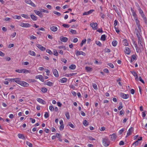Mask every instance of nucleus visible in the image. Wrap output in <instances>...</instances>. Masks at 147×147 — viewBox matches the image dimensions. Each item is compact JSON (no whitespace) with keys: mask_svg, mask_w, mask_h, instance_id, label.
<instances>
[{"mask_svg":"<svg viewBox=\"0 0 147 147\" xmlns=\"http://www.w3.org/2000/svg\"><path fill=\"white\" fill-rule=\"evenodd\" d=\"M47 91V89L43 87L41 88V91L43 93L46 92Z\"/></svg>","mask_w":147,"mask_h":147,"instance_id":"obj_34","label":"nucleus"},{"mask_svg":"<svg viewBox=\"0 0 147 147\" xmlns=\"http://www.w3.org/2000/svg\"><path fill=\"white\" fill-rule=\"evenodd\" d=\"M50 29L51 31L53 32H55L57 31L58 28L56 26H53L50 27Z\"/></svg>","mask_w":147,"mask_h":147,"instance_id":"obj_18","label":"nucleus"},{"mask_svg":"<svg viewBox=\"0 0 147 147\" xmlns=\"http://www.w3.org/2000/svg\"><path fill=\"white\" fill-rule=\"evenodd\" d=\"M60 39L61 41L63 42H66L68 40V39L67 38L64 37L62 36L60 37Z\"/></svg>","mask_w":147,"mask_h":147,"instance_id":"obj_16","label":"nucleus"},{"mask_svg":"<svg viewBox=\"0 0 147 147\" xmlns=\"http://www.w3.org/2000/svg\"><path fill=\"white\" fill-rule=\"evenodd\" d=\"M16 32H13L11 35V37L12 38H14L16 36Z\"/></svg>","mask_w":147,"mask_h":147,"instance_id":"obj_58","label":"nucleus"},{"mask_svg":"<svg viewBox=\"0 0 147 147\" xmlns=\"http://www.w3.org/2000/svg\"><path fill=\"white\" fill-rule=\"evenodd\" d=\"M19 25L22 27L25 28H29L31 26V25L29 23H24L22 22H20L19 24Z\"/></svg>","mask_w":147,"mask_h":147,"instance_id":"obj_5","label":"nucleus"},{"mask_svg":"<svg viewBox=\"0 0 147 147\" xmlns=\"http://www.w3.org/2000/svg\"><path fill=\"white\" fill-rule=\"evenodd\" d=\"M124 131V129L123 128H122L119 131L118 133L119 134H121Z\"/></svg>","mask_w":147,"mask_h":147,"instance_id":"obj_61","label":"nucleus"},{"mask_svg":"<svg viewBox=\"0 0 147 147\" xmlns=\"http://www.w3.org/2000/svg\"><path fill=\"white\" fill-rule=\"evenodd\" d=\"M110 141L107 138H105L102 139V144L105 147L108 146L110 144Z\"/></svg>","mask_w":147,"mask_h":147,"instance_id":"obj_2","label":"nucleus"},{"mask_svg":"<svg viewBox=\"0 0 147 147\" xmlns=\"http://www.w3.org/2000/svg\"><path fill=\"white\" fill-rule=\"evenodd\" d=\"M120 106L118 107V109L119 110H120L123 108L122 103L121 102H120L119 103Z\"/></svg>","mask_w":147,"mask_h":147,"instance_id":"obj_46","label":"nucleus"},{"mask_svg":"<svg viewBox=\"0 0 147 147\" xmlns=\"http://www.w3.org/2000/svg\"><path fill=\"white\" fill-rule=\"evenodd\" d=\"M85 69L87 71H91L92 70V68L87 66L86 67Z\"/></svg>","mask_w":147,"mask_h":147,"instance_id":"obj_35","label":"nucleus"},{"mask_svg":"<svg viewBox=\"0 0 147 147\" xmlns=\"http://www.w3.org/2000/svg\"><path fill=\"white\" fill-rule=\"evenodd\" d=\"M90 26L93 30H96L98 29V24L96 23L92 22L90 24Z\"/></svg>","mask_w":147,"mask_h":147,"instance_id":"obj_6","label":"nucleus"},{"mask_svg":"<svg viewBox=\"0 0 147 147\" xmlns=\"http://www.w3.org/2000/svg\"><path fill=\"white\" fill-rule=\"evenodd\" d=\"M65 114L67 119H69L70 118V116L69 113L68 112H66Z\"/></svg>","mask_w":147,"mask_h":147,"instance_id":"obj_45","label":"nucleus"},{"mask_svg":"<svg viewBox=\"0 0 147 147\" xmlns=\"http://www.w3.org/2000/svg\"><path fill=\"white\" fill-rule=\"evenodd\" d=\"M37 47L42 51H44L46 50V48L41 45L39 44L36 45Z\"/></svg>","mask_w":147,"mask_h":147,"instance_id":"obj_14","label":"nucleus"},{"mask_svg":"<svg viewBox=\"0 0 147 147\" xmlns=\"http://www.w3.org/2000/svg\"><path fill=\"white\" fill-rule=\"evenodd\" d=\"M76 74V73H74L66 74L65 75V76L67 77H70L74 76Z\"/></svg>","mask_w":147,"mask_h":147,"instance_id":"obj_29","label":"nucleus"},{"mask_svg":"<svg viewBox=\"0 0 147 147\" xmlns=\"http://www.w3.org/2000/svg\"><path fill=\"white\" fill-rule=\"evenodd\" d=\"M139 13L140 15L144 13V12L140 8H139L138 9Z\"/></svg>","mask_w":147,"mask_h":147,"instance_id":"obj_56","label":"nucleus"},{"mask_svg":"<svg viewBox=\"0 0 147 147\" xmlns=\"http://www.w3.org/2000/svg\"><path fill=\"white\" fill-rule=\"evenodd\" d=\"M135 20L136 23V25L137 26L138 29H137L138 30V31H139L140 32H141V27H142L140 25V22L139 20L138 19V18H136L134 19Z\"/></svg>","mask_w":147,"mask_h":147,"instance_id":"obj_3","label":"nucleus"},{"mask_svg":"<svg viewBox=\"0 0 147 147\" xmlns=\"http://www.w3.org/2000/svg\"><path fill=\"white\" fill-rule=\"evenodd\" d=\"M76 66L75 65L72 64L69 66V68L71 69H76Z\"/></svg>","mask_w":147,"mask_h":147,"instance_id":"obj_31","label":"nucleus"},{"mask_svg":"<svg viewBox=\"0 0 147 147\" xmlns=\"http://www.w3.org/2000/svg\"><path fill=\"white\" fill-rule=\"evenodd\" d=\"M100 38L101 40H105L106 39L105 35V34L102 35L101 36Z\"/></svg>","mask_w":147,"mask_h":147,"instance_id":"obj_38","label":"nucleus"},{"mask_svg":"<svg viewBox=\"0 0 147 147\" xmlns=\"http://www.w3.org/2000/svg\"><path fill=\"white\" fill-rule=\"evenodd\" d=\"M124 113V110H122L120 111L119 113V115H123Z\"/></svg>","mask_w":147,"mask_h":147,"instance_id":"obj_60","label":"nucleus"},{"mask_svg":"<svg viewBox=\"0 0 147 147\" xmlns=\"http://www.w3.org/2000/svg\"><path fill=\"white\" fill-rule=\"evenodd\" d=\"M130 72L134 76H136L137 75L136 73L134 71H130Z\"/></svg>","mask_w":147,"mask_h":147,"instance_id":"obj_50","label":"nucleus"},{"mask_svg":"<svg viewBox=\"0 0 147 147\" xmlns=\"http://www.w3.org/2000/svg\"><path fill=\"white\" fill-rule=\"evenodd\" d=\"M12 18L14 19L18 20H20L21 18V17L20 16L18 15H15L14 16H13Z\"/></svg>","mask_w":147,"mask_h":147,"instance_id":"obj_28","label":"nucleus"},{"mask_svg":"<svg viewBox=\"0 0 147 147\" xmlns=\"http://www.w3.org/2000/svg\"><path fill=\"white\" fill-rule=\"evenodd\" d=\"M18 136L19 138L22 139L23 140H25V138L24 135L22 134H18Z\"/></svg>","mask_w":147,"mask_h":147,"instance_id":"obj_25","label":"nucleus"},{"mask_svg":"<svg viewBox=\"0 0 147 147\" xmlns=\"http://www.w3.org/2000/svg\"><path fill=\"white\" fill-rule=\"evenodd\" d=\"M15 71H16V72H18L19 73H23L25 74V73H30V71L29 70H27L26 69H16L15 70Z\"/></svg>","mask_w":147,"mask_h":147,"instance_id":"obj_4","label":"nucleus"},{"mask_svg":"<svg viewBox=\"0 0 147 147\" xmlns=\"http://www.w3.org/2000/svg\"><path fill=\"white\" fill-rule=\"evenodd\" d=\"M41 12L46 13H48L49 12V11L48 10L45 9H41Z\"/></svg>","mask_w":147,"mask_h":147,"instance_id":"obj_53","label":"nucleus"},{"mask_svg":"<svg viewBox=\"0 0 147 147\" xmlns=\"http://www.w3.org/2000/svg\"><path fill=\"white\" fill-rule=\"evenodd\" d=\"M124 52L125 54L129 55L130 53L131 50L129 47H125Z\"/></svg>","mask_w":147,"mask_h":147,"instance_id":"obj_13","label":"nucleus"},{"mask_svg":"<svg viewBox=\"0 0 147 147\" xmlns=\"http://www.w3.org/2000/svg\"><path fill=\"white\" fill-rule=\"evenodd\" d=\"M92 86L94 88L95 90H97L98 89L97 86L96 84L95 83L92 84Z\"/></svg>","mask_w":147,"mask_h":147,"instance_id":"obj_48","label":"nucleus"},{"mask_svg":"<svg viewBox=\"0 0 147 147\" xmlns=\"http://www.w3.org/2000/svg\"><path fill=\"white\" fill-rule=\"evenodd\" d=\"M117 42L116 40H114L112 43V45L114 47H115L117 46Z\"/></svg>","mask_w":147,"mask_h":147,"instance_id":"obj_36","label":"nucleus"},{"mask_svg":"<svg viewBox=\"0 0 147 147\" xmlns=\"http://www.w3.org/2000/svg\"><path fill=\"white\" fill-rule=\"evenodd\" d=\"M76 55L77 56L80 55H82L83 56H85L86 55V54L83 51H76Z\"/></svg>","mask_w":147,"mask_h":147,"instance_id":"obj_8","label":"nucleus"},{"mask_svg":"<svg viewBox=\"0 0 147 147\" xmlns=\"http://www.w3.org/2000/svg\"><path fill=\"white\" fill-rule=\"evenodd\" d=\"M131 10L132 13V15L134 17V18H138L137 17V15L136 13V12L134 11V10L132 9V8L131 9Z\"/></svg>","mask_w":147,"mask_h":147,"instance_id":"obj_20","label":"nucleus"},{"mask_svg":"<svg viewBox=\"0 0 147 147\" xmlns=\"http://www.w3.org/2000/svg\"><path fill=\"white\" fill-rule=\"evenodd\" d=\"M20 85L23 87H28L29 86V84L24 81H21L20 84Z\"/></svg>","mask_w":147,"mask_h":147,"instance_id":"obj_9","label":"nucleus"},{"mask_svg":"<svg viewBox=\"0 0 147 147\" xmlns=\"http://www.w3.org/2000/svg\"><path fill=\"white\" fill-rule=\"evenodd\" d=\"M138 140H137L136 141L134 142L132 144V145L134 147H135L138 146Z\"/></svg>","mask_w":147,"mask_h":147,"instance_id":"obj_43","label":"nucleus"},{"mask_svg":"<svg viewBox=\"0 0 147 147\" xmlns=\"http://www.w3.org/2000/svg\"><path fill=\"white\" fill-rule=\"evenodd\" d=\"M86 42V39L83 40L80 44V45L81 47H82L84 44H85Z\"/></svg>","mask_w":147,"mask_h":147,"instance_id":"obj_40","label":"nucleus"},{"mask_svg":"<svg viewBox=\"0 0 147 147\" xmlns=\"http://www.w3.org/2000/svg\"><path fill=\"white\" fill-rule=\"evenodd\" d=\"M107 65L109 66L111 68H113L114 67V66L111 63H109L107 64Z\"/></svg>","mask_w":147,"mask_h":147,"instance_id":"obj_54","label":"nucleus"},{"mask_svg":"<svg viewBox=\"0 0 147 147\" xmlns=\"http://www.w3.org/2000/svg\"><path fill=\"white\" fill-rule=\"evenodd\" d=\"M62 26L66 28H68L70 26L69 25L65 24H63Z\"/></svg>","mask_w":147,"mask_h":147,"instance_id":"obj_59","label":"nucleus"},{"mask_svg":"<svg viewBox=\"0 0 147 147\" xmlns=\"http://www.w3.org/2000/svg\"><path fill=\"white\" fill-rule=\"evenodd\" d=\"M53 83L50 82L48 81L47 82L46 84L49 86H51L53 85Z\"/></svg>","mask_w":147,"mask_h":147,"instance_id":"obj_41","label":"nucleus"},{"mask_svg":"<svg viewBox=\"0 0 147 147\" xmlns=\"http://www.w3.org/2000/svg\"><path fill=\"white\" fill-rule=\"evenodd\" d=\"M133 131V128L132 127L130 128L127 132L126 137L131 135Z\"/></svg>","mask_w":147,"mask_h":147,"instance_id":"obj_12","label":"nucleus"},{"mask_svg":"<svg viewBox=\"0 0 147 147\" xmlns=\"http://www.w3.org/2000/svg\"><path fill=\"white\" fill-rule=\"evenodd\" d=\"M46 52L50 55H51L52 53V51L50 50L49 49L46 50Z\"/></svg>","mask_w":147,"mask_h":147,"instance_id":"obj_63","label":"nucleus"},{"mask_svg":"<svg viewBox=\"0 0 147 147\" xmlns=\"http://www.w3.org/2000/svg\"><path fill=\"white\" fill-rule=\"evenodd\" d=\"M53 72L54 76L56 77H59V74L58 71L56 69H53Z\"/></svg>","mask_w":147,"mask_h":147,"instance_id":"obj_15","label":"nucleus"},{"mask_svg":"<svg viewBox=\"0 0 147 147\" xmlns=\"http://www.w3.org/2000/svg\"><path fill=\"white\" fill-rule=\"evenodd\" d=\"M69 126H70L72 128H75V127L74 125L71 123H69Z\"/></svg>","mask_w":147,"mask_h":147,"instance_id":"obj_64","label":"nucleus"},{"mask_svg":"<svg viewBox=\"0 0 147 147\" xmlns=\"http://www.w3.org/2000/svg\"><path fill=\"white\" fill-rule=\"evenodd\" d=\"M70 31L72 34H76L77 33L76 31L75 30L71 29Z\"/></svg>","mask_w":147,"mask_h":147,"instance_id":"obj_44","label":"nucleus"},{"mask_svg":"<svg viewBox=\"0 0 147 147\" xmlns=\"http://www.w3.org/2000/svg\"><path fill=\"white\" fill-rule=\"evenodd\" d=\"M53 54L55 56H57L58 55V53L57 51L55 49L53 50Z\"/></svg>","mask_w":147,"mask_h":147,"instance_id":"obj_39","label":"nucleus"},{"mask_svg":"<svg viewBox=\"0 0 147 147\" xmlns=\"http://www.w3.org/2000/svg\"><path fill=\"white\" fill-rule=\"evenodd\" d=\"M26 144L29 147H32V146H33L32 144L30 142L28 141H26Z\"/></svg>","mask_w":147,"mask_h":147,"instance_id":"obj_37","label":"nucleus"},{"mask_svg":"<svg viewBox=\"0 0 147 147\" xmlns=\"http://www.w3.org/2000/svg\"><path fill=\"white\" fill-rule=\"evenodd\" d=\"M21 81L20 80V79L19 78H15V82L20 85Z\"/></svg>","mask_w":147,"mask_h":147,"instance_id":"obj_27","label":"nucleus"},{"mask_svg":"<svg viewBox=\"0 0 147 147\" xmlns=\"http://www.w3.org/2000/svg\"><path fill=\"white\" fill-rule=\"evenodd\" d=\"M121 96L123 99H127L129 98V96L127 94H126L124 93H122L121 94Z\"/></svg>","mask_w":147,"mask_h":147,"instance_id":"obj_19","label":"nucleus"},{"mask_svg":"<svg viewBox=\"0 0 147 147\" xmlns=\"http://www.w3.org/2000/svg\"><path fill=\"white\" fill-rule=\"evenodd\" d=\"M96 43L97 45H98L99 47H100L102 45L101 43L99 41H96Z\"/></svg>","mask_w":147,"mask_h":147,"instance_id":"obj_51","label":"nucleus"},{"mask_svg":"<svg viewBox=\"0 0 147 147\" xmlns=\"http://www.w3.org/2000/svg\"><path fill=\"white\" fill-rule=\"evenodd\" d=\"M25 2L26 3L30 5L33 7H36L35 4L30 0H25Z\"/></svg>","mask_w":147,"mask_h":147,"instance_id":"obj_7","label":"nucleus"},{"mask_svg":"<svg viewBox=\"0 0 147 147\" xmlns=\"http://www.w3.org/2000/svg\"><path fill=\"white\" fill-rule=\"evenodd\" d=\"M53 13L57 15L58 16H60L61 15V14L60 13L57 11H53Z\"/></svg>","mask_w":147,"mask_h":147,"instance_id":"obj_47","label":"nucleus"},{"mask_svg":"<svg viewBox=\"0 0 147 147\" xmlns=\"http://www.w3.org/2000/svg\"><path fill=\"white\" fill-rule=\"evenodd\" d=\"M67 79L65 78H63L61 79L59 81V82L61 83H65L67 82Z\"/></svg>","mask_w":147,"mask_h":147,"instance_id":"obj_21","label":"nucleus"},{"mask_svg":"<svg viewBox=\"0 0 147 147\" xmlns=\"http://www.w3.org/2000/svg\"><path fill=\"white\" fill-rule=\"evenodd\" d=\"M30 17L31 18L33 21H36L37 20V17L33 14H31Z\"/></svg>","mask_w":147,"mask_h":147,"instance_id":"obj_22","label":"nucleus"},{"mask_svg":"<svg viewBox=\"0 0 147 147\" xmlns=\"http://www.w3.org/2000/svg\"><path fill=\"white\" fill-rule=\"evenodd\" d=\"M30 39H36V37L33 35H32L30 36Z\"/></svg>","mask_w":147,"mask_h":147,"instance_id":"obj_62","label":"nucleus"},{"mask_svg":"<svg viewBox=\"0 0 147 147\" xmlns=\"http://www.w3.org/2000/svg\"><path fill=\"white\" fill-rule=\"evenodd\" d=\"M83 124L85 126H86L88 125V123L86 120H85L83 122Z\"/></svg>","mask_w":147,"mask_h":147,"instance_id":"obj_42","label":"nucleus"},{"mask_svg":"<svg viewBox=\"0 0 147 147\" xmlns=\"http://www.w3.org/2000/svg\"><path fill=\"white\" fill-rule=\"evenodd\" d=\"M131 62H132L136 59V55H132L131 56Z\"/></svg>","mask_w":147,"mask_h":147,"instance_id":"obj_24","label":"nucleus"},{"mask_svg":"<svg viewBox=\"0 0 147 147\" xmlns=\"http://www.w3.org/2000/svg\"><path fill=\"white\" fill-rule=\"evenodd\" d=\"M64 125L63 124L61 125L59 127V129L61 131H62L64 129Z\"/></svg>","mask_w":147,"mask_h":147,"instance_id":"obj_49","label":"nucleus"},{"mask_svg":"<svg viewBox=\"0 0 147 147\" xmlns=\"http://www.w3.org/2000/svg\"><path fill=\"white\" fill-rule=\"evenodd\" d=\"M123 45L125 46H127L128 45V42L126 39H124L122 41Z\"/></svg>","mask_w":147,"mask_h":147,"instance_id":"obj_23","label":"nucleus"},{"mask_svg":"<svg viewBox=\"0 0 147 147\" xmlns=\"http://www.w3.org/2000/svg\"><path fill=\"white\" fill-rule=\"evenodd\" d=\"M35 78L36 79H39L41 82H43L44 81V78L43 76L41 75L36 76Z\"/></svg>","mask_w":147,"mask_h":147,"instance_id":"obj_10","label":"nucleus"},{"mask_svg":"<svg viewBox=\"0 0 147 147\" xmlns=\"http://www.w3.org/2000/svg\"><path fill=\"white\" fill-rule=\"evenodd\" d=\"M138 79L141 82H142V83L143 84H144V83H145V82H144V81L142 79V78L141 77H140V76L139 77V78Z\"/></svg>","mask_w":147,"mask_h":147,"instance_id":"obj_57","label":"nucleus"},{"mask_svg":"<svg viewBox=\"0 0 147 147\" xmlns=\"http://www.w3.org/2000/svg\"><path fill=\"white\" fill-rule=\"evenodd\" d=\"M34 12L35 13L36 15L39 16L40 17L42 18L43 17V15L41 11H40L36 10H34Z\"/></svg>","mask_w":147,"mask_h":147,"instance_id":"obj_11","label":"nucleus"},{"mask_svg":"<svg viewBox=\"0 0 147 147\" xmlns=\"http://www.w3.org/2000/svg\"><path fill=\"white\" fill-rule=\"evenodd\" d=\"M49 115L48 113L47 112H45V114L44 115L45 117L46 118H47L48 117H49Z\"/></svg>","mask_w":147,"mask_h":147,"instance_id":"obj_55","label":"nucleus"},{"mask_svg":"<svg viewBox=\"0 0 147 147\" xmlns=\"http://www.w3.org/2000/svg\"><path fill=\"white\" fill-rule=\"evenodd\" d=\"M141 16L143 18V20L144 21L145 23H146L147 21V18L145 16V15L144 13L142 14L141 15Z\"/></svg>","mask_w":147,"mask_h":147,"instance_id":"obj_30","label":"nucleus"},{"mask_svg":"<svg viewBox=\"0 0 147 147\" xmlns=\"http://www.w3.org/2000/svg\"><path fill=\"white\" fill-rule=\"evenodd\" d=\"M114 28H116V26L117 25V23H118V22L117 20H115L114 21Z\"/></svg>","mask_w":147,"mask_h":147,"instance_id":"obj_52","label":"nucleus"},{"mask_svg":"<svg viewBox=\"0 0 147 147\" xmlns=\"http://www.w3.org/2000/svg\"><path fill=\"white\" fill-rule=\"evenodd\" d=\"M21 16L26 19H28L30 18V17L28 16L27 15L24 14H22L21 15Z\"/></svg>","mask_w":147,"mask_h":147,"instance_id":"obj_33","label":"nucleus"},{"mask_svg":"<svg viewBox=\"0 0 147 147\" xmlns=\"http://www.w3.org/2000/svg\"><path fill=\"white\" fill-rule=\"evenodd\" d=\"M135 33L136 34L138 38V42L139 45L141 46L142 47V43L143 41V39L142 36V31L140 32L138 31V30L137 29H135Z\"/></svg>","mask_w":147,"mask_h":147,"instance_id":"obj_1","label":"nucleus"},{"mask_svg":"<svg viewBox=\"0 0 147 147\" xmlns=\"http://www.w3.org/2000/svg\"><path fill=\"white\" fill-rule=\"evenodd\" d=\"M29 54L30 55L33 56H36V53H35L33 51H29Z\"/></svg>","mask_w":147,"mask_h":147,"instance_id":"obj_32","label":"nucleus"},{"mask_svg":"<svg viewBox=\"0 0 147 147\" xmlns=\"http://www.w3.org/2000/svg\"><path fill=\"white\" fill-rule=\"evenodd\" d=\"M37 101L43 105H45V101L42 99L38 98L36 99Z\"/></svg>","mask_w":147,"mask_h":147,"instance_id":"obj_17","label":"nucleus"},{"mask_svg":"<svg viewBox=\"0 0 147 147\" xmlns=\"http://www.w3.org/2000/svg\"><path fill=\"white\" fill-rule=\"evenodd\" d=\"M111 136V138L112 140H114L117 138V136L115 134H113L112 135H110Z\"/></svg>","mask_w":147,"mask_h":147,"instance_id":"obj_26","label":"nucleus"}]
</instances>
